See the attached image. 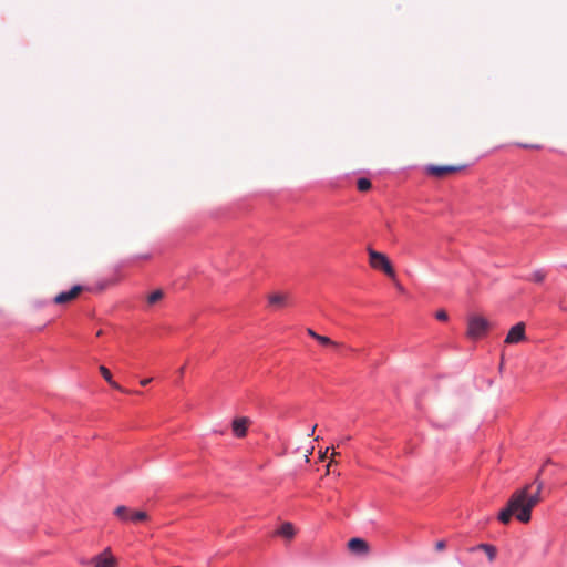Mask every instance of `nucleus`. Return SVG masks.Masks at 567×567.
<instances>
[{"label":"nucleus","mask_w":567,"mask_h":567,"mask_svg":"<svg viewBox=\"0 0 567 567\" xmlns=\"http://www.w3.org/2000/svg\"><path fill=\"white\" fill-rule=\"evenodd\" d=\"M543 487L544 483L537 475L533 483L515 491L508 499L506 507L499 512V522L508 524L512 516H515L520 523H528L532 518V509L542 501L540 493Z\"/></svg>","instance_id":"1"},{"label":"nucleus","mask_w":567,"mask_h":567,"mask_svg":"<svg viewBox=\"0 0 567 567\" xmlns=\"http://www.w3.org/2000/svg\"><path fill=\"white\" fill-rule=\"evenodd\" d=\"M368 255H369V264L373 269L383 271L386 276L390 278H395V271L394 268L383 252L377 251L372 248H368Z\"/></svg>","instance_id":"2"},{"label":"nucleus","mask_w":567,"mask_h":567,"mask_svg":"<svg viewBox=\"0 0 567 567\" xmlns=\"http://www.w3.org/2000/svg\"><path fill=\"white\" fill-rule=\"evenodd\" d=\"M489 329V322L486 318L473 315L467 319V337L471 339H480L484 337Z\"/></svg>","instance_id":"3"},{"label":"nucleus","mask_w":567,"mask_h":567,"mask_svg":"<svg viewBox=\"0 0 567 567\" xmlns=\"http://www.w3.org/2000/svg\"><path fill=\"white\" fill-rule=\"evenodd\" d=\"M114 515L122 522H142V509H132L124 505L117 506L114 509Z\"/></svg>","instance_id":"4"},{"label":"nucleus","mask_w":567,"mask_h":567,"mask_svg":"<svg viewBox=\"0 0 567 567\" xmlns=\"http://www.w3.org/2000/svg\"><path fill=\"white\" fill-rule=\"evenodd\" d=\"M93 567H116V559L111 554V549L106 548L91 560Z\"/></svg>","instance_id":"5"},{"label":"nucleus","mask_w":567,"mask_h":567,"mask_svg":"<svg viewBox=\"0 0 567 567\" xmlns=\"http://www.w3.org/2000/svg\"><path fill=\"white\" fill-rule=\"evenodd\" d=\"M525 338H526L525 323L518 322L515 326H513L511 328V330L508 331V333L505 338V343H507V344L519 343V342L524 341Z\"/></svg>","instance_id":"6"},{"label":"nucleus","mask_w":567,"mask_h":567,"mask_svg":"<svg viewBox=\"0 0 567 567\" xmlns=\"http://www.w3.org/2000/svg\"><path fill=\"white\" fill-rule=\"evenodd\" d=\"M462 168V166H455V165H429L426 166L425 171L429 175L442 178L449 174H453L458 172Z\"/></svg>","instance_id":"7"},{"label":"nucleus","mask_w":567,"mask_h":567,"mask_svg":"<svg viewBox=\"0 0 567 567\" xmlns=\"http://www.w3.org/2000/svg\"><path fill=\"white\" fill-rule=\"evenodd\" d=\"M251 421L247 416L235 417L231 422V430L236 437L241 439L247 435V431Z\"/></svg>","instance_id":"8"},{"label":"nucleus","mask_w":567,"mask_h":567,"mask_svg":"<svg viewBox=\"0 0 567 567\" xmlns=\"http://www.w3.org/2000/svg\"><path fill=\"white\" fill-rule=\"evenodd\" d=\"M83 288L82 286H73L69 291L61 292L54 297V302L56 305H64L74 300L81 292Z\"/></svg>","instance_id":"9"},{"label":"nucleus","mask_w":567,"mask_h":567,"mask_svg":"<svg viewBox=\"0 0 567 567\" xmlns=\"http://www.w3.org/2000/svg\"><path fill=\"white\" fill-rule=\"evenodd\" d=\"M347 546L351 553L358 555H367L370 550L369 544L359 537L351 538Z\"/></svg>","instance_id":"10"},{"label":"nucleus","mask_w":567,"mask_h":567,"mask_svg":"<svg viewBox=\"0 0 567 567\" xmlns=\"http://www.w3.org/2000/svg\"><path fill=\"white\" fill-rule=\"evenodd\" d=\"M268 300H269V303L271 306L277 307V308H281V307H285V306L288 305L289 295L280 293V292L271 293L268 297Z\"/></svg>","instance_id":"11"},{"label":"nucleus","mask_w":567,"mask_h":567,"mask_svg":"<svg viewBox=\"0 0 567 567\" xmlns=\"http://www.w3.org/2000/svg\"><path fill=\"white\" fill-rule=\"evenodd\" d=\"M165 296V292L164 290L162 289H156L155 291L151 292L147 297H146V300L144 302V307L147 306V307H152V306H155L156 303H158L161 300H163Z\"/></svg>","instance_id":"12"},{"label":"nucleus","mask_w":567,"mask_h":567,"mask_svg":"<svg viewBox=\"0 0 567 567\" xmlns=\"http://www.w3.org/2000/svg\"><path fill=\"white\" fill-rule=\"evenodd\" d=\"M99 370H100V372H101L102 377L104 378V380H105V381H106V382H107L112 388L117 389V390H120V391H123V389L120 386V384H118V383H116V382L113 380L112 374H111L110 370H109L106 367L101 365V367L99 368Z\"/></svg>","instance_id":"13"},{"label":"nucleus","mask_w":567,"mask_h":567,"mask_svg":"<svg viewBox=\"0 0 567 567\" xmlns=\"http://www.w3.org/2000/svg\"><path fill=\"white\" fill-rule=\"evenodd\" d=\"M278 534L282 537L291 539L295 536V528L291 523H284L278 530Z\"/></svg>","instance_id":"14"},{"label":"nucleus","mask_w":567,"mask_h":567,"mask_svg":"<svg viewBox=\"0 0 567 567\" xmlns=\"http://www.w3.org/2000/svg\"><path fill=\"white\" fill-rule=\"evenodd\" d=\"M316 340L322 344V346H326V347H332V348H340L342 344L341 343H338L333 340H331L330 338L326 337V336H321V334H318L316 337Z\"/></svg>","instance_id":"15"},{"label":"nucleus","mask_w":567,"mask_h":567,"mask_svg":"<svg viewBox=\"0 0 567 567\" xmlns=\"http://www.w3.org/2000/svg\"><path fill=\"white\" fill-rule=\"evenodd\" d=\"M478 547L486 553V555L491 561H493L495 559L496 548L494 546L488 545V544H481Z\"/></svg>","instance_id":"16"},{"label":"nucleus","mask_w":567,"mask_h":567,"mask_svg":"<svg viewBox=\"0 0 567 567\" xmlns=\"http://www.w3.org/2000/svg\"><path fill=\"white\" fill-rule=\"evenodd\" d=\"M371 186V182L368 178H359L357 182V187L360 192H368Z\"/></svg>","instance_id":"17"},{"label":"nucleus","mask_w":567,"mask_h":567,"mask_svg":"<svg viewBox=\"0 0 567 567\" xmlns=\"http://www.w3.org/2000/svg\"><path fill=\"white\" fill-rule=\"evenodd\" d=\"M545 277L546 274L544 270H535L534 272H532L528 279L534 282H542L545 279Z\"/></svg>","instance_id":"18"},{"label":"nucleus","mask_w":567,"mask_h":567,"mask_svg":"<svg viewBox=\"0 0 567 567\" xmlns=\"http://www.w3.org/2000/svg\"><path fill=\"white\" fill-rule=\"evenodd\" d=\"M435 318L440 321H446L449 319L447 312L445 310H439L435 313Z\"/></svg>","instance_id":"19"},{"label":"nucleus","mask_w":567,"mask_h":567,"mask_svg":"<svg viewBox=\"0 0 567 567\" xmlns=\"http://www.w3.org/2000/svg\"><path fill=\"white\" fill-rule=\"evenodd\" d=\"M445 547H446L445 540H439V542L435 543V549L437 551H441V550L445 549Z\"/></svg>","instance_id":"20"},{"label":"nucleus","mask_w":567,"mask_h":567,"mask_svg":"<svg viewBox=\"0 0 567 567\" xmlns=\"http://www.w3.org/2000/svg\"><path fill=\"white\" fill-rule=\"evenodd\" d=\"M307 333H308L311 338H313L315 340H316V337L318 336V333H317L315 330H312L311 328H308V329H307Z\"/></svg>","instance_id":"21"},{"label":"nucleus","mask_w":567,"mask_h":567,"mask_svg":"<svg viewBox=\"0 0 567 567\" xmlns=\"http://www.w3.org/2000/svg\"><path fill=\"white\" fill-rule=\"evenodd\" d=\"M329 450H330V447H327L326 452H324V453H322V454L320 455V460H321V461H324V460H326V457H327V453H328V451H329Z\"/></svg>","instance_id":"22"},{"label":"nucleus","mask_w":567,"mask_h":567,"mask_svg":"<svg viewBox=\"0 0 567 567\" xmlns=\"http://www.w3.org/2000/svg\"><path fill=\"white\" fill-rule=\"evenodd\" d=\"M184 371H185V367H182V368L178 370V373H179V375H181V377H183Z\"/></svg>","instance_id":"23"},{"label":"nucleus","mask_w":567,"mask_h":567,"mask_svg":"<svg viewBox=\"0 0 567 567\" xmlns=\"http://www.w3.org/2000/svg\"><path fill=\"white\" fill-rule=\"evenodd\" d=\"M152 379H144L143 384L146 385Z\"/></svg>","instance_id":"24"},{"label":"nucleus","mask_w":567,"mask_h":567,"mask_svg":"<svg viewBox=\"0 0 567 567\" xmlns=\"http://www.w3.org/2000/svg\"><path fill=\"white\" fill-rule=\"evenodd\" d=\"M316 427H317V425H315V426L312 427L311 433L309 434V436H310V435H312V434L315 433Z\"/></svg>","instance_id":"25"},{"label":"nucleus","mask_w":567,"mask_h":567,"mask_svg":"<svg viewBox=\"0 0 567 567\" xmlns=\"http://www.w3.org/2000/svg\"><path fill=\"white\" fill-rule=\"evenodd\" d=\"M347 441H349V437H346L341 443H347Z\"/></svg>","instance_id":"26"},{"label":"nucleus","mask_w":567,"mask_h":567,"mask_svg":"<svg viewBox=\"0 0 567 567\" xmlns=\"http://www.w3.org/2000/svg\"><path fill=\"white\" fill-rule=\"evenodd\" d=\"M347 441H349V437H346L341 443H347Z\"/></svg>","instance_id":"27"},{"label":"nucleus","mask_w":567,"mask_h":567,"mask_svg":"<svg viewBox=\"0 0 567 567\" xmlns=\"http://www.w3.org/2000/svg\"><path fill=\"white\" fill-rule=\"evenodd\" d=\"M524 147H534L533 145L525 144Z\"/></svg>","instance_id":"28"},{"label":"nucleus","mask_w":567,"mask_h":567,"mask_svg":"<svg viewBox=\"0 0 567 567\" xmlns=\"http://www.w3.org/2000/svg\"><path fill=\"white\" fill-rule=\"evenodd\" d=\"M336 455H339V453L332 452V457H334Z\"/></svg>","instance_id":"29"}]
</instances>
